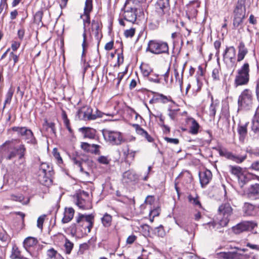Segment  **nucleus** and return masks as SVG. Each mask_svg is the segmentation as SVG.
Returning <instances> with one entry per match:
<instances>
[{
  "mask_svg": "<svg viewBox=\"0 0 259 259\" xmlns=\"http://www.w3.org/2000/svg\"><path fill=\"white\" fill-rule=\"evenodd\" d=\"M19 56L15 54L13 52H11L10 54V59L14 61V64H15L18 61Z\"/></svg>",
  "mask_w": 259,
  "mask_h": 259,
  "instance_id": "63",
  "label": "nucleus"
},
{
  "mask_svg": "<svg viewBox=\"0 0 259 259\" xmlns=\"http://www.w3.org/2000/svg\"><path fill=\"white\" fill-rule=\"evenodd\" d=\"M88 198V193L87 192L82 191V192L80 194V195L77 197L76 204L80 209L83 210H87L91 208V202L89 199H85Z\"/></svg>",
  "mask_w": 259,
  "mask_h": 259,
  "instance_id": "15",
  "label": "nucleus"
},
{
  "mask_svg": "<svg viewBox=\"0 0 259 259\" xmlns=\"http://www.w3.org/2000/svg\"><path fill=\"white\" fill-rule=\"evenodd\" d=\"M38 172L53 174V168L48 163L45 162H43L40 164Z\"/></svg>",
  "mask_w": 259,
  "mask_h": 259,
  "instance_id": "35",
  "label": "nucleus"
},
{
  "mask_svg": "<svg viewBox=\"0 0 259 259\" xmlns=\"http://www.w3.org/2000/svg\"><path fill=\"white\" fill-rule=\"evenodd\" d=\"M73 243L68 239H66L64 244L65 251L66 254H70L73 247Z\"/></svg>",
  "mask_w": 259,
  "mask_h": 259,
  "instance_id": "41",
  "label": "nucleus"
},
{
  "mask_svg": "<svg viewBox=\"0 0 259 259\" xmlns=\"http://www.w3.org/2000/svg\"><path fill=\"white\" fill-rule=\"evenodd\" d=\"M14 91L15 89L12 86H11L8 90L6 95V99L4 102V105L3 107V110H4V109L6 108L7 104H10Z\"/></svg>",
  "mask_w": 259,
  "mask_h": 259,
  "instance_id": "31",
  "label": "nucleus"
},
{
  "mask_svg": "<svg viewBox=\"0 0 259 259\" xmlns=\"http://www.w3.org/2000/svg\"><path fill=\"white\" fill-rule=\"evenodd\" d=\"M251 130L259 136V113L256 112L252 119Z\"/></svg>",
  "mask_w": 259,
  "mask_h": 259,
  "instance_id": "30",
  "label": "nucleus"
},
{
  "mask_svg": "<svg viewBox=\"0 0 259 259\" xmlns=\"http://www.w3.org/2000/svg\"><path fill=\"white\" fill-rule=\"evenodd\" d=\"M53 154L54 157L57 159L58 163H62L63 160L61 158L59 152L58 151L56 148H54L53 151Z\"/></svg>",
  "mask_w": 259,
  "mask_h": 259,
  "instance_id": "53",
  "label": "nucleus"
},
{
  "mask_svg": "<svg viewBox=\"0 0 259 259\" xmlns=\"http://www.w3.org/2000/svg\"><path fill=\"white\" fill-rule=\"evenodd\" d=\"M256 226V224L252 221H243L232 227L233 232L239 234L243 232L248 231L253 229Z\"/></svg>",
  "mask_w": 259,
  "mask_h": 259,
  "instance_id": "14",
  "label": "nucleus"
},
{
  "mask_svg": "<svg viewBox=\"0 0 259 259\" xmlns=\"http://www.w3.org/2000/svg\"><path fill=\"white\" fill-rule=\"evenodd\" d=\"M221 71V66L218 63L217 66L213 68L212 71V77L213 80H220V72Z\"/></svg>",
  "mask_w": 259,
  "mask_h": 259,
  "instance_id": "39",
  "label": "nucleus"
},
{
  "mask_svg": "<svg viewBox=\"0 0 259 259\" xmlns=\"http://www.w3.org/2000/svg\"><path fill=\"white\" fill-rule=\"evenodd\" d=\"M155 6L168 8L169 6V0H158Z\"/></svg>",
  "mask_w": 259,
  "mask_h": 259,
  "instance_id": "51",
  "label": "nucleus"
},
{
  "mask_svg": "<svg viewBox=\"0 0 259 259\" xmlns=\"http://www.w3.org/2000/svg\"><path fill=\"white\" fill-rule=\"evenodd\" d=\"M53 174L38 172V180L39 182L45 186L50 185L52 182V176Z\"/></svg>",
  "mask_w": 259,
  "mask_h": 259,
  "instance_id": "18",
  "label": "nucleus"
},
{
  "mask_svg": "<svg viewBox=\"0 0 259 259\" xmlns=\"http://www.w3.org/2000/svg\"><path fill=\"white\" fill-rule=\"evenodd\" d=\"M45 215L40 216L37 221V226L38 228L42 229L43 223L45 220Z\"/></svg>",
  "mask_w": 259,
  "mask_h": 259,
  "instance_id": "57",
  "label": "nucleus"
},
{
  "mask_svg": "<svg viewBox=\"0 0 259 259\" xmlns=\"http://www.w3.org/2000/svg\"><path fill=\"white\" fill-rule=\"evenodd\" d=\"M21 256L20 251L18 248L14 247L11 255L12 259H20L21 258Z\"/></svg>",
  "mask_w": 259,
  "mask_h": 259,
  "instance_id": "43",
  "label": "nucleus"
},
{
  "mask_svg": "<svg viewBox=\"0 0 259 259\" xmlns=\"http://www.w3.org/2000/svg\"><path fill=\"white\" fill-rule=\"evenodd\" d=\"M100 147V146L98 145V147H91L90 149L91 151H89V152H91L93 154H100V150L99 148Z\"/></svg>",
  "mask_w": 259,
  "mask_h": 259,
  "instance_id": "62",
  "label": "nucleus"
},
{
  "mask_svg": "<svg viewBox=\"0 0 259 259\" xmlns=\"http://www.w3.org/2000/svg\"><path fill=\"white\" fill-rule=\"evenodd\" d=\"M94 221V216L93 214L79 213L76 217V224H72L71 226V232L79 237L87 235L93 228Z\"/></svg>",
  "mask_w": 259,
  "mask_h": 259,
  "instance_id": "1",
  "label": "nucleus"
},
{
  "mask_svg": "<svg viewBox=\"0 0 259 259\" xmlns=\"http://www.w3.org/2000/svg\"><path fill=\"white\" fill-rule=\"evenodd\" d=\"M146 51L154 54H168V46L165 42L151 40L148 42Z\"/></svg>",
  "mask_w": 259,
  "mask_h": 259,
  "instance_id": "8",
  "label": "nucleus"
},
{
  "mask_svg": "<svg viewBox=\"0 0 259 259\" xmlns=\"http://www.w3.org/2000/svg\"><path fill=\"white\" fill-rule=\"evenodd\" d=\"M83 14L80 15V18L83 20V33L82 34L83 40L82 44L83 49H84L85 45L86 42L87 36V25H89L91 23L90 20V13L93 10V1L92 0H86L85 2V6L83 10Z\"/></svg>",
  "mask_w": 259,
  "mask_h": 259,
  "instance_id": "5",
  "label": "nucleus"
},
{
  "mask_svg": "<svg viewBox=\"0 0 259 259\" xmlns=\"http://www.w3.org/2000/svg\"><path fill=\"white\" fill-rule=\"evenodd\" d=\"M168 8L155 6V11L150 18L149 25L152 29L157 28L159 24L164 20Z\"/></svg>",
  "mask_w": 259,
  "mask_h": 259,
  "instance_id": "7",
  "label": "nucleus"
},
{
  "mask_svg": "<svg viewBox=\"0 0 259 259\" xmlns=\"http://www.w3.org/2000/svg\"><path fill=\"white\" fill-rule=\"evenodd\" d=\"M155 233L158 236L163 237L165 235V232L163 227L162 226H160L158 227L155 228Z\"/></svg>",
  "mask_w": 259,
  "mask_h": 259,
  "instance_id": "49",
  "label": "nucleus"
},
{
  "mask_svg": "<svg viewBox=\"0 0 259 259\" xmlns=\"http://www.w3.org/2000/svg\"><path fill=\"white\" fill-rule=\"evenodd\" d=\"M25 34V29L24 28H21L18 31V36L19 38L21 40L23 39L24 36Z\"/></svg>",
  "mask_w": 259,
  "mask_h": 259,
  "instance_id": "64",
  "label": "nucleus"
},
{
  "mask_svg": "<svg viewBox=\"0 0 259 259\" xmlns=\"http://www.w3.org/2000/svg\"><path fill=\"white\" fill-rule=\"evenodd\" d=\"M37 240L34 237H28L26 238L24 242V246L25 247H30L37 244Z\"/></svg>",
  "mask_w": 259,
  "mask_h": 259,
  "instance_id": "36",
  "label": "nucleus"
},
{
  "mask_svg": "<svg viewBox=\"0 0 259 259\" xmlns=\"http://www.w3.org/2000/svg\"><path fill=\"white\" fill-rule=\"evenodd\" d=\"M220 105V102L218 100H213V98H211V103L210 105L209 112L210 116L214 117L217 109L219 107Z\"/></svg>",
  "mask_w": 259,
  "mask_h": 259,
  "instance_id": "28",
  "label": "nucleus"
},
{
  "mask_svg": "<svg viewBox=\"0 0 259 259\" xmlns=\"http://www.w3.org/2000/svg\"><path fill=\"white\" fill-rule=\"evenodd\" d=\"M164 139L167 143H172L175 145H177V144H179V139H176V138H170L165 137L164 138Z\"/></svg>",
  "mask_w": 259,
  "mask_h": 259,
  "instance_id": "60",
  "label": "nucleus"
},
{
  "mask_svg": "<svg viewBox=\"0 0 259 259\" xmlns=\"http://www.w3.org/2000/svg\"><path fill=\"white\" fill-rule=\"evenodd\" d=\"M248 122L244 125H239L237 128L238 133L239 135V139L243 141L247 134V125Z\"/></svg>",
  "mask_w": 259,
  "mask_h": 259,
  "instance_id": "27",
  "label": "nucleus"
},
{
  "mask_svg": "<svg viewBox=\"0 0 259 259\" xmlns=\"http://www.w3.org/2000/svg\"><path fill=\"white\" fill-rule=\"evenodd\" d=\"M156 100L160 101L162 103H166L171 100V98L167 97L161 94H158Z\"/></svg>",
  "mask_w": 259,
  "mask_h": 259,
  "instance_id": "46",
  "label": "nucleus"
},
{
  "mask_svg": "<svg viewBox=\"0 0 259 259\" xmlns=\"http://www.w3.org/2000/svg\"><path fill=\"white\" fill-rule=\"evenodd\" d=\"M79 131L82 133L85 138L93 139L96 136V131L90 127H81Z\"/></svg>",
  "mask_w": 259,
  "mask_h": 259,
  "instance_id": "23",
  "label": "nucleus"
},
{
  "mask_svg": "<svg viewBox=\"0 0 259 259\" xmlns=\"http://www.w3.org/2000/svg\"><path fill=\"white\" fill-rule=\"evenodd\" d=\"M133 126L136 130V133L141 136L143 137H144L149 142H153L154 141V139L143 128L141 127L138 124H134Z\"/></svg>",
  "mask_w": 259,
  "mask_h": 259,
  "instance_id": "20",
  "label": "nucleus"
},
{
  "mask_svg": "<svg viewBox=\"0 0 259 259\" xmlns=\"http://www.w3.org/2000/svg\"><path fill=\"white\" fill-rule=\"evenodd\" d=\"M12 131L17 132L19 136L23 137V139L29 144L36 145L37 140L34 136L31 130L26 127L14 126L12 127Z\"/></svg>",
  "mask_w": 259,
  "mask_h": 259,
  "instance_id": "10",
  "label": "nucleus"
},
{
  "mask_svg": "<svg viewBox=\"0 0 259 259\" xmlns=\"http://www.w3.org/2000/svg\"><path fill=\"white\" fill-rule=\"evenodd\" d=\"M125 6L131 7L133 8H136L137 11H138L140 13L142 12L141 9V3L139 0H126L125 4Z\"/></svg>",
  "mask_w": 259,
  "mask_h": 259,
  "instance_id": "29",
  "label": "nucleus"
},
{
  "mask_svg": "<svg viewBox=\"0 0 259 259\" xmlns=\"http://www.w3.org/2000/svg\"><path fill=\"white\" fill-rule=\"evenodd\" d=\"M218 211L219 214L223 217V218L220 220V225L222 227H225L230 221L229 217L232 213L233 209L230 203H224L219 206Z\"/></svg>",
  "mask_w": 259,
  "mask_h": 259,
  "instance_id": "11",
  "label": "nucleus"
},
{
  "mask_svg": "<svg viewBox=\"0 0 259 259\" xmlns=\"http://www.w3.org/2000/svg\"><path fill=\"white\" fill-rule=\"evenodd\" d=\"M249 65L245 63L238 70L237 75L235 79V84L236 87L247 84L249 80Z\"/></svg>",
  "mask_w": 259,
  "mask_h": 259,
  "instance_id": "9",
  "label": "nucleus"
},
{
  "mask_svg": "<svg viewBox=\"0 0 259 259\" xmlns=\"http://www.w3.org/2000/svg\"><path fill=\"white\" fill-rule=\"evenodd\" d=\"M212 173L210 170L205 169L199 172V177L202 187L206 186L212 179Z\"/></svg>",
  "mask_w": 259,
  "mask_h": 259,
  "instance_id": "16",
  "label": "nucleus"
},
{
  "mask_svg": "<svg viewBox=\"0 0 259 259\" xmlns=\"http://www.w3.org/2000/svg\"><path fill=\"white\" fill-rule=\"evenodd\" d=\"M98 147V145L97 144H89L88 143L83 142L81 144V148L86 152H89V151H91L90 150L91 147Z\"/></svg>",
  "mask_w": 259,
  "mask_h": 259,
  "instance_id": "47",
  "label": "nucleus"
},
{
  "mask_svg": "<svg viewBox=\"0 0 259 259\" xmlns=\"http://www.w3.org/2000/svg\"><path fill=\"white\" fill-rule=\"evenodd\" d=\"M236 50L233 46L227 47L223 54V58L225 60L228 59L231 63H235Z\"/></svg>",
  "mask_w": 259,
  "mask_h": 259,
  "instance_id": "17",
  "label": "nucleus"
},
{
  "mask_svg": "<svg viewBox=\"0 0 259 259\" xmlns=\"http://www.w3.org/2000/svg\"><path fill=\"white\" fill-rule=\"evenodd\" d=\"M160 212V209L158 207L151 210L150 212V217H153V219H154V217L158 216Z\"/></svg>",
  "mask_w": 259,
  "mask_h": 259,
  "instance_id": "59",
  "label": "nucleus"
},
{
  "mask_svg": "<svg viewBox=\"0 0 259 259\" xmlns=\"http://www.w3.org/2000/svg\"><path fill=\"white\" fill-rule=\"evenodd\" d=\"M123 179L126 183L136 181L138 179V176L133 170H129L123 172Z\"/></svg>",
  "mask_w": 259,
  "mask_h": 259,
  "instance_id": "21",
  "label": "nucleus"
},
{
  "mask_svg": "<svg viewBox=\"0 0 259 259\" xmlns=\"http://www.w3.org/2000/svg\"><path fill=\"white\" fill-rule=\"evenodd\" d=\"M138 12L136 8L124 6L120 15L124 20L134 23L137 20Z\"/></svg>",
  "mask_w": 259,
  "mask_h": 259,
  "instance_id": "13",
  "label": "nucleus"
},
{
  "mask_svg": "<svg viewBox=\"0 0 259 259\" xmlns=\"http://www.w3.org/2000/svg\"><path fill=\"white\" fill-rule=\"evenodd\" d=\"M189 201L194 205L197 206L199 208L201 207V203L198 199V196L196 195L193 197L192 195L190 194L188 197Z\"/></svg>",
  "mask_w": 259,
  "mask_h": 259,
  "instance_id": "40",
  "label": "nucleus"
},
{
  "mask_svg": "<svg viewBox=\"0 0 259 259\" xmlns=\"http://www.w3.org/2000/svg\"><path fill=\"white\" fill-rule=\"evenodd\" d=\"M245 1L246 0H238L237 4L234 11L233 26L236 28L243 22V20L245 17Z\"/></svg>",
  "mask_w": 259,
  "mask_h": 259,
  "instance_id": "6",
  "label": "nucleus"
},
{
  "mask_svg": "<svg viewBox=\"0 0 259 259\" xmlns=\"http://www.w3.org/2000/svg\"><path fill=\"white\" fill-rule=\"evenodd\" d=\"M101 25L98 20L94 19L92 21L91 29L92 32H94L95 36L97 39L100 38L99 32Z\"/></svg>",
  "mask_w": 259,
  "mask_h": 259,
  "instance_id": "26",
  "label": "nucleus"
},
{
  "mask_svg": "<svg viewBox=\"0 0 259 259\" xmlns=\"http://www.w3.org/2000/svg\"><path fill=\"white\" fill-rule=\"evenodd\" d=\"M92 111L91 108L83 107L78 111L77 116L80 119L83 120H94L97 117H102L103 113L98 110H96V114L93 113Z\"/></svg>",
  "mask_w": 259,
  "mask_h": 259,
  "instance_id": "12",
  "label": "nucleus"
},
{
  "mask_svg": "<svg viewBox=\"0 0 259 259\" xmlns=\"http://www.w3.org/2000/svg\"><path fill=\"white\" fill-rule=\"evenodd\" d=\"M43 16V12L42 11H38L34 15V20L36 22H40L41 21Z\"/></svg>",
  "mask_w": 259,
  "mask_h": 259,
  "instance_id": "52",
  "label": "nucleus"
},
{
  "mask_svg": "<svg viewBox=\"0 0 259 259\" xmlns=\"http://www.w3.org/2000/svg\"><path fill=\"white\" fill-rule=\"evenodd\" d=\"M229 168L231 174L236 176L237 177H239L241 175L243 174L242 168L238 166L230 165Z\"/></svg>",
  "mask_w": 259,
  "mask_h": 259,
  "instance_id": "38",
  "label": "nucleus"
},
{
  "mask_svg": "<svg viewBox=\"0 0 259 259\" xmlns=\"http://www.w3.org/2000/svg\"><path fill=\"white\" fill-rule=\"evenodd\" d=\"M98 161L99 163L103 164H108L109 163L110 160L108 159L107 157L104 156H100Z\"/></svg>",
  "mask_w": 259,
  "mask_h": 259,
  "instance_id": "55",
  "label": "nucleus"
},
{
  "mask_svg": "<svg viewBox=\"0 0 259 259\" xmlns=\"http://www.w3.org/2000/svg\"><path fill=\"white\" fill-rule=\"evenodd\" d=\"M135 34V29L131 28L129 29H126L124 32V35L126 37L132 38Z\"/></svg>",
  "mask_w": 259,
  "mask_h": 259,
  "instance_id": "50",
  "label": "nucleus"
},
{
  "mask_svg": "<svg viewBox=\"0 0 259 259\" xmlns=\"http://www.w3.org/2000/svg\"><path fill=\"white\" fill-rule=\"evenodd\" d=\"M238 179L239 185L241 187H243L249 180V178H248L247 176L244 175L243 174L238 177Z\"/></svg>",
  "mask_w": 259,
  "mask_h": 259,
  "instance_id": "42",
  "label": "nucleus"
},
{
  "mask_svg": "<svg viewBox=\"0 0 259 259\" xmlns=\"http://www.w3.org/2000/svg\"><path fill=\"white\" fill-rule=\"evenodd\" d=\"M247 158V155L245 154L244 155H234V157H233V161H235L237 163H241L243 161L246 159Z\"/></svg>",
  "mask_w": 259,
  "mask_h": 259,
  "instance_id": "44",
  "label": "nucleus"
},
{
  "mask_svg": "<svg viewBox=\"0 0 259 259\" xmlns=\"http://www.w3.org/2000/svg\"><path fill=\"white\" fill-rule=\"evenodd\" d=\"M218 255L223 259H240V254L236 252H221Z\"/></svg>",
  "mask_w": 259,
  "mask_h": 259,
  "instance_id": "25",
  "label": "nucleus"
},
{
  "mask_svg": "<svg viewBox=\"0 0 259 259\" xmlns=\"http://www.w3.org/2000/svg\"><path fill=\"white\" fill-rule=\"evenodd\" d=\"M249 169L259 171V160L253 161L251 164Z\"/></svg>",
  "mask_w": 259,
  "mask_h": 259,
  "instance_id": "56",
  "label": "nucleus"
},
{
  "mask_svg": "<svg viewBox=\"0 0 259 259\" xmlns=\"http://www.w3.org/2000/svg\"><path fill=\"white\" fill-rule=\"evenodd\" d=\"M238 54H237V62H241L242 61L245 56L248 53V49L245 47V44L243 41H240L238 46H237Z\"/></svg>",
  "mask_w": 259,
  "mask_h": 259,
  "instance_id": "19",
  "label": "nucleus"
},
{
  "mask_svg": "<svg viewBox=\"0 0 259 259\" xmlns=\"http://www.w3.org/2000/svg\"><path fill=\"white\" fill-rule=\"evenodd\" d=\"M200 125L196 120L193 118L191 119V125L190 127L189 133L193 135H196L198 133Z\"/></svg>",
  "mask_w": 259,
  "mask_h": 259,
  "instance_id": "32",
  "label": "nucleus"
},
{
  "mask_svg": "<svg viewBox=\"0 0 259 259\" xmlns=\"http://www.w3.org/2000/svg\"><path fill=\"white\" fill-rule=\"evenodd\" d=\"M154 196H151V195H148L145 200V202L146 203V204H150V205H151L153 203L154 201Z\"/></svg>",
  "mask_w": 259,
  "mask_h": 259,
  "instance_id": "61",
  "label": "nucleus"
},
{
  "mask_svg": "<svg viewBox=\"0 0 259 259\" xmlns=\"http://www.w3.org/2000/svg\"><path fill=\"white\" fill-rule=\"evenodd\" d=\"M74 210L72 207L65 208L62 222L64 224L69 222L73 218Z\"/></svg>",
  "mask_w": 259,
  "mask_h": 259,
  "instance_id": "24",
  "label": "nucleus"
},
{
  "mask_svg": "<svg viewBox=\"0 0 259 259\" xmlns=\"http://www.w3.org/2000/svg\"><path fill=\"white\" fill-rule=\"evenodd\" d=\"M112 220V216L107 213L104 214L103 217L101 218L102 223L105 227H109L110 226Z\"/></svg>",
  "mask_w": 259,
  "mask_h": 259,
  "instance_id": "34",
  "label": "nucleus"
},
{
  "mask_svg": "<svg viewBox=\"0 0 259 259\" xmlns=\"http://www.w3.org/2000/svg\"><path fill=\"white\" fill-rule=\"evenodd\" d=\"M142 73L144 76L148 77L150 73L152 71V69L148 66H143L141 68Z\"/></svg>",
  "mask_w": 259,
  "mask_h": 259,
  "instance_id": "48",
  "label": "nucleus"
},
{
  "mask_svg": "<svg viewBox=\"0 0 259 259\" xmlns=\"http://www.w3.org/2000/svg\"><path fill=\"white\" fill-rule=\"evenodd\" d=\"M221 42L220 40H217L214 42V47L215 49L217 52L215 53L216 56H218L220 53V48L221 47Z\"/></svg>",
  "mask_w": 259,
  "mask_h": 259,
  "instance_id": "58",
  "label": "nucleus"
},
{
  "mask_svg": "<svg viewBox=\"0 0 259 259\" xmlns=\"http://www.w3.org/2000/svg\"><path fill=\"white\" fill-rule=\"evenodd\" d=\"M103 135L105 140L112 145H120L125 141L123 134L117 131L104 130Z\"/></svg>",
  "mask_w": 259,
  "mask_h": 259,
  "instance_id": "4",
  "label": "nucleus"
},
{
  "mask_svg": "<svg viewBox=\"0 0 259 259\" xmlns=\"http://www.w3.org/2000/svg\"><path fill=\"white\" fill-rule=\"evenodd\" d=\"M253 104V96L251 91L248 89L244 90L238 97V111L249 110Z\"/></svg>",
  "mask_w": 259,
  "mask_h": 259,
  "instance_id": "3",
  "label": "nucleus"
},
{
  "mask_svg": "<svg viewBox=\"0 0 259 259\" xmlns=\"http://www.w3.org/2000/svg\"><path fill=\"white\" fill-rule=\"evenodd\" d=\"M247 194L250 198L259 199V184L256 183L251 185L248 189Z\"/></svg>",
  "mask_w": 259,
  "mask_h": 259,
  "instance_id": "22",
  "label": "nucleus"
},
{
  "mask_svg": "<svg viewBox=\"0 0 259 259\" xmlns=\"http://www.w3.org/2000/svg\"><path fill=\"white\" fill-rule=\"evenodd\" d=\"M244 213L247 216L252 215L254 214V206L249 203H245L244 206Z\"/></svg>",
  "mask_w": 259,
  "mask_h": 259,
  "instance_id": "33",
  "label": "nucleus"
},
{
  "mask_svg": "<svg viewBox=\"0 0 259 259\" xmlns=\"http://www.w3.org/2000/svg\"><path fill=\"white\" fill-rule=\"evenodd\" d=\"M148 80L151 82H153L156 83H159L160 82V80L159 78V75L157 74H154L153 76L149 77Z\"/></svg>",
  "mask_w": 259,
  "mask_h": 259,
  "instance_id": "54",
  "label": "nucleus"
},
{
  "mask_svg": "<svg viewBox=\"0 0 259 259\" xmlns=\"http://www.w3.org/2000/svg\"><path fill=\"white\" fill-rule=\"evenodd\" d=\"M175 76L176 79V81L178 82L181 90L182 89L183 87V75L180 76L179 73L177 69H175L174 71Z\"/></svg>",
  "mask_w": 259,
  "mask_h": 259,
  "instance_id": "45",
  "label": "nucleus"
},
{
  "mask_svg": "<svg viewBox=\"0 0 259 259\" xmlns=\"http://www.w3.org/2000/svg\"><path fill=\"white\" fill-rule=\"evenodd\" d=\"M47 255L50 258L58 259L60 257L63 259L61 255L53 248H51L47 250Z\"/></svg>",
  "mask_w": 259,
  "mask_h": 259,
  "instance_id": "37",
  "label": "nucleus"
},
{
  "mask_svg": "<svg viewBox=\"0 0 259 259\" xmlns=\"http://www.w3.org/2000/svg\"><path fill=\"white\" fill-rule=\"evenodd\" d=\"M14 142H19V140H8L3 144L0 147V150L6 152L4 155L5 158L7 160H10L17 156L19 159L24 158L26 153V148L23 144L16 145Z\"/></svg>",
  "mask_w": 259,
  "mask_h": 259,
  "instance_id": "2",
  "label": "nucleus"
}]
</instances>
